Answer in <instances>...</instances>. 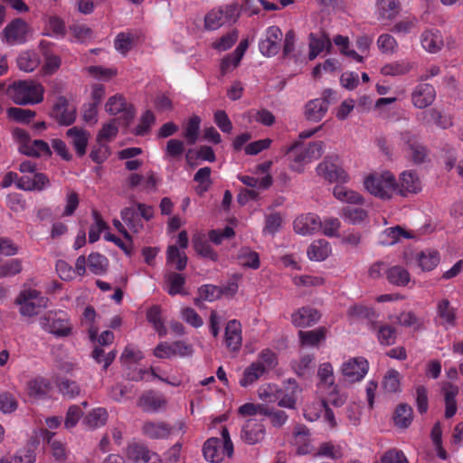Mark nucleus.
Instances as JSON below:
<instances>
[{
  "mask_svg": "<svg viewBox=\"0 0 463 463\" xmlns=\"http://www.w3.org/2000/svg\"><path fill=\"white\" fill-rule=\"evenodd\" d=\"M333 43L338 47L339 52L358 62L364 61V56L350 48V40L347 36L337 34L333 38Z\"/></svg>",
  "mask_w": 463,
  "mask_h": 463,
  "instance_id": "nucleus-48",
  "label": "nucleus"
},
{
  "mask_svg": "<svg viewBox=\"0 0 463 463\" xmlns=\"http://www.w3.org/2000/svg\"><path fill=\"white\" fill-rule=\"evenodd\" d=\"M438 317L445 327H452L456 325V311L447 299H442L437 307Z\"/></svg>",
  "mask_w": 463,
  "mask_h": 463,
  "instance_id": "nucleus-41",
  "label": "nucleus"
},
{
  "mask_svg": "<svg viewBox=\"0 0 463 463\" xmlns=\"http://www.w3.org/2000/svg\"><path fill=\"white\" fill-rule=\"evenodd\" d=\"M146 318L149 323L152 324L154 329L159 335V336L164 337L167 334L166 327L164 325L163 320L161 319V308L158 306H153L150 307L146 313Z\"/></svg>",
  "mask_w": 463,
  "mask_h": 463,
  "instance_id": "nucleus-54",
  "label": "nucleus"
},
{
  "mask_svg": "<svg viewBox=\"0 0 463 463\" xmlns=\"http://www.w3.org/2000/svg\"><path fill=\"white\" fill-rule=\"evenodd\" d=\"M128 458L133 463H161L159 456L140 444H130L126 449Z\"/></svg>",
  "mask_w": 463,
  "mask_h": 463,
  "instance_id": "nucleus-16",
  "label": "nucleus"
},
{
  "mask_svg": "<svg viewBox=\"0 0 463 463\" xmlns=\"http://www.w3.org/2000/svg\"><path fill=\"white\" fill-rule=\"evenodd\" d=\"M224 344L230 352L237 353L241 347L242 344V332L241 325L236 320H230L224 331Z\"/></svg>",
  "mask_w": 463,
  "mask_h": 463,
  "instance_id": "nucleus-15",
  "label": "nucleus"
},
{
  "mask_svg": "<svg viewBox=\"0 0 463 463\" xmlns=\"http://www.w3.org/2000/svg\"><path fill=\"white\" fill-rule=\"evenodd\" d=\"M105 111L110 116H118V125L128 126L135 118V109L121 94H115L105 103Z\"/></svg>",
  "mask_w": 463,
  "mask_h": 463,
  "instance_id": "nucleus-8",
  "label": "nucleus"
},
{
  "mask_svg": "<svg viewBox=\"0 0 463 463\" xmlns=\"http://www.w3.org/2000/svg\"><path fill=\"white\" fill-rule=\"evenodd\" d=\"M331 251L332 249L330 243L324 239H319L314 241L308 246L307 254L310 260L322 261L331 254Z\"/></svg>",
  "mask_w": 463,
  "mask_h": 463,
  "instance_id": "nucleus-34",
  "label": "nucleus"
},
{
  "mask_svg": "<svg viewBox=\"0 0 463 463\" xmlns=\"http://www.w3.org/2000/svg\"><path fill=\"white\" fill-rule=\"evenodd\" d=\"M15 302L22 316L33 317L47 307L48 300L36 289L26 288L21 291Z\"/></svg>",
  "mask_w": 463,
  "mask_h": 463,
  "instance_id": "nucleus-7",
  "label": "nucleus"
},
{
  "mask_svg": "<svg viewBox=\"0 0 463 463\" xmlns=\"http://www.w3.org/2000/svg\"><path fill=\"white\" fill-rule=\"evenodd\" d=\"M44 87L34 80H19L9 85L7 94L17 105H35L43 100Z\"/></svg>",
  "mask_w": 463,
  "mask_h": 463,
  "instance_id": "nucleus-3",
  "label": "nucleus"
},
{
  "mask_svg": "<svg viewBox=\"0 0 463 463\" xmlns=\"http://www.w3.org/2000/svg\"><path fill=\"white\" fill-rule=\"evenodd\" d=\"M341 217L350 224L358 225L367 219L368 213L363 208L346 206L342 209Z\"/></svg>",
  "mask_w": 463,
  "mask_h": 463,
  "instance_id": "nucleus-46",
  "label": "nucleus"
},
{
  "mask_svg": "<svg viewBox=\"0 0 463 463\" xmlns=\"http://www.w3.org/2000/svg\"><path fill=\"white\" fill-rule=\"evenodd\" d=\"M401 5L398 0H377L375 4V15L382 23L392 21L400 13Z\"/></svg>",
  "mask_w": 463,
  "mask_h": 463,
  "instance_id": "nucleus-19",
  "label": "nucleus"
},
{
  "mask_svg": "<svg viewBox=\"0 0 463 463\" xmlns=\"http://www.w3.org/2000/svg\"><path fill=\"white\" fill-rule=\"evenodd\" d=\"M317 383L318 392H325L326 389L335 390L336 385L335 383V374L333 365L328 363H322L317 368Z\"/></svg>",
  "mask_w": 463,
  "mask_h": 463,
  "instance_id": "nucleus-24",
  "label": "nucleus"
},
{
  "mask_svg": "<svg viewBox=\"0 0 463 463\" xmlns=\"http://www.w3.org/2000/svg\"><path fill=\"white\" fill-rule=\"evenodd\" d=\"M248 40H243L236 47L234 52L226 57H224L221 63V71L222 74H226L234 70L242 59L246 50L248 49Z\"/></svg>",
  "mask_w": 463,
  "mask_h": 463,
  "instance_id": "nucleus-31",
  "label": "nucleus"
},
{
  "mask_svg": "<svg viewBox=\"0 0 463 463\" xmlns=\"http://www.w3.org/2000/svg\"><path fill=\"white\" fill-rule=\"evenodd\" d=\"M167 263L175 266L176 269L182 270L186 267L187 258L182 249H178L176 246H169L166 252Z\"/></svg>",
  "mask_w": 463,
  "mask_h": 463,
  "instance_id": "nucleus-50",
  "label": "nucleus"
},
{
  "mask_svg": "<svg viewBox=\"0 0 463 463\" xmlns=\"http://www.w3.org/2000/svg\"><path fill=\"white\" fill-rule=\"evenodd\" d=\"M137 404L146 412H157L165 407L166 400L162 394L151 391L144 393Z\"/></svg>",
  "mask_w": 463,
  "mask_h": 463,
  "instance_id": "nucleus-27",
  "label": "nucleus"
},
{
  "mask_svg": "<svg viewBox=\"0 0 463 463\" xmlns=\"http://www.w3.org/2000/svg\"><path fill=\"white\" fill-rule=\"evenodd\" d=\"M383 388L388 392H397L401 387V374L395 369H389L383 378Z\"/></svg>",
  "mask_w": 463,
  "mask_h": 463,
  "instance_id": "nucleus-58",
  "label": "nucleus"
},
{
  "mask_svg": "<svg viewBox=\"0 0 463 463\" xmlns=\"http://www.w3.org/2000/svg\"><path fill=\"white\" fill-rule=\"evenodd\" d=\"M325 144L322 141L310 142L307 146H300L296 142L287 150L288 156V167L291 171L303 173L307 165L317 160L324 153Z\"/></svg>",
  "mask_w": 463,
  "mask_h": 463,
  "instance_id": "nucleus-1",
  "label": "nucleus"
},
{
  "mask_svg": "<svg viewBox=\"0 0 463 463\" xmlns=\"http://www.w3.org/2000/svg\"><path fill=\"white\" fill-rule=\"evenodd\" d=\"M52 116L61 125L69 126L75 121L76 109L65 98L60 97L53 106Z\"/></svg>",
  "mask_w": 463,
  "mask_h": 463,
  "instance_id": "nucleus-18",
  "label": "nucleus"
},
{
  "mask_svg": "<svg viewBox=\"0 0 463 463\" xmlns=\"http://www.w3.org/2000/svg\"><path fill=\"white\" fill-rule=\"evenodd\" d=\"M91 214L94 222L90 227L89 241L90 243H93L99 241L101 232L108 230L109 226L106 223V222H104V220L101 217V214L97 210H92Z\"/></svg>",
  "mask_w": 463,
  "mask_h": 463,
  "instance_id": "nucleus-47",
  "label": "nucleus"
},
{
  "mask_svg": "<svg viewBox=\"0 0 463 463\" xmlns=\"http://www.w3.org/2000/svg\"><path fill=\"white\" fill-rule=\"evenodd\" d=\"M388 281L397 287H405L411 281L409 271L401 266L391 267L386 273Z\"/></svg>",
  "mask_w": 463,
  "mask_h": 463,
  "instance_id": "nucleus-42",
  "label": "nucleus"
},
{
  "mask_svg": "<svg viewBox=\"0 0 463 463\" xmlns=\"http://www.w3.org/2000/svg\"><path fill=\"white\" fill-rule=\"evenodd\" d=\"M333 194L343 203L358 205L364 203V198L361 194L342 185H335L333 189Z\"/></svg>",
  "mask_w": 463,
  "mask_h": 463,
  "instance_id": "nucleus-37",
  "label": "nucleus"
},
{
  "mask_svg": "<svg viewBox=\"0 0 463 463\" xmlns=\"http://www.w3.org/2000/svg\"><path fill=\"white\" fill-rule=\"evenodd\" d=\"M67 137L71 139L77 155L82 156L86 154L90 134L83 128L73 127L67 130Z\"/></svg>",
  "mask_w": 463,
  "mask_h": 463,
  "instance_id": "nucleus-30",
  "label": "nucleus"
},
{
  "mask_svg": "<svg viewBox=\"0 0 463 463\" xmlns=\"http://www.w3.org/2000/svg\"><path fill=\"white\" fill-rule=\"evenodd\" d=\"M265 428L256 420H249L241 430V439L248 444H256L263 439Z\"/></svg>",
  "mask_w": 463,
  "mask_h": 463,
  "instance_id": "nucleus-26",
  "label": "nucleus"
},
{
  "mask_svg": "<svg viewBox=\"0 0 463 463\" xmlns=\"http://www.w3.org/2000/svg\"><path fill=\"white\" fill-rule=\"evenodd\" d=\"M40 64V59L34 52H24L17 58V66L25 72L33 71Z\"/></svg>",
  "mask_w": 463,
  "mask_h": 463,
  "instance_id": "nucleus-49",
  "label": "nucleus"
},
{
  "mask_svg": "<svg viewBox=\"0 0 463 463\" xmlns=\"http://www.w3.org/2000/svg\"><path fill=\"white\" fill-rule=\"evenodd\" d=\"M412 69L413 62L402 59L384 64L381 68L380 72L383 76L397 77L408 74Z\"/></svg>",
  "mask_w": 463,
  "mask_h": 463,
  "instance_id": "nucleus-32",
  "label": "nucleus"
},
{
  "mask_svg": "<svg viewBox=\"0 0 463 463\" xmlns=\"http://www.w3.org/2000/svg\"><path fill=\"white\" fill-rule=\"evenodd\" d=\"M422 189V183L418 175L413 171H403L397 183V194L406 196L417 194Z\"/></svg>",
  "mask_w": 463,
  "mask_h": 463,
  "instance_id": "nucleus-14",
  "label": "nucleus"
},
{
  "mask_svg": "<svg viewBox=\"0 0 463 463\" xmlns=\"http://www.w3.org/2000/svg\"><path fill=\"white\" fill-rule=\"evenodd\" d=\"M293 444L297 447V452L299 455H307L312 452V447L309 442V432L306 427H296Z\"/></svg>",
  "mask_w": 463,
  "mask_h": 463,
  "instance_id": "nucleus-36",
  "label": "nucleus"
},
{
  "mask_svg": "<svg viewBox=\"0 0 463 463\" xmlns=\"http://www.w3.org/2000/svg\"><path fill=\"white\" fill-rule=\"evenodd\" d=\"M319 312L310 307H303L294 311L291 315V322L298 327H308L320 319Z\"/></svg>",
  "mask_w": 463,
  "mask_h": 463,
  "instance_id": "nucleus-23",
  "label": "nucleus"
},
{
  "mask_svg": "<svg viewBox=\"0 0 463 463\" xmlns=\"http://www.w3.org/2000/svg\"><path fill=\"white\" fill-rule=\"evenodd\" d=\"M328 109V101L326 99H315L307 102L305 109L306 118L314 122L320 121Z\"/></svg>",
  "mask_w": 463,
  "mask_h": 463,
  "instance_id": "nucleus-33",
  "label": "nucleus"
},
{
  "mask_svg": "<svg viewBox=\"0 0 463 463\" xmlns=\"http://www.w3.org/2000/svg\"><path fill=\"white\" fill-rule=\"evenodd\" d=\"M118 121L117 119H112L104 124L97 136L98 142H108L116 137L118 132Z\"/></svg>",
  "mask_w": 463,
  "mask_h": 463,
  "instance_id": "nucleus-63",
  "label": "nucleus"
},
{
  "mask_svg": "<svg viewBox=\"0 0 463 463\" xmlns=\"http://www.w3.org/2000/svg\"><path fill=\"white\" fill-rule=\"evenodd\" d=\"M194 180L198 184L195 190L199 194L205 193L211 186V168L208 166L200 168L194 175Z\"/></svg>",
  "mask_w": 463,
  "mask_h": 463,
  "instance_id": "nucleus-59",
  "label": "nucleus"
},
{
  "mask_svg": "<svg viewBox=\"0 0 463 463\" xmlns=\"http://www.w3.org/2000/svg\"><path fill=\"white\" fill-rule=\"evenodd\" d=\"M309 53L308 58L310 61L316 59L322 52H330L332 48V42L328 36L323 34L316 36L311 33L309 35Z\"/></svg>",
  "mask_w": 463,
  "mask_h": 463,
  "instance_id": "nucleus-35",
  "label": "nucleus"
},
{
  "mask_svg": "<svg viewBox=\"0 0 463 463\" xmlns=\"http://www.w3.org/2000/svg\"><path fill=\"white\" fill-rule=\"evenodd\" d=\"M108 266L109 260L105 256L98 252H93L89 255L88 267L92 273L101 275L106 272Z\"/></svg>",
  "mask_w": 463,
  "mask_h": 463,
  "instance_id": "nucleus-57",
  "label": "nucleus"
},
{
  "mask_svg": "<svg viewBox=\"0 0 463 463\" xmlns=\"http://www.w3.org/2000/svg\"><path fill=\"white\" fill-rule=\"evenodd\" d=\"M337 157H326L317 166V174L330 183H347L349 176L345 170L337 164Z\"/></svg>",
  "mask_w": 463,
  "mask_h": 463,
  "instance_id": "nucleus-10",
  "label": "nucleus"
},
{
  "mask_svg": "<svg viewBox=\"0 0 463 463\" xmlns=\"http://www.w3.org/2000/svg\"><path fill=\"white\" fill-rule=\"evenodd\" d=\"M28 24L21 18L13 20L4 30V35L8 43H23L26 40Z\"/></svg>",
  "mask_w": 463,
  "mask_h": 463,
  "instance_id": "nucleus-17",
  "label": "nucleus"
},
{
  "mask_svg": "<svg viewBox=\"0 0 463 463\" xmlns=\"http://www.w3.org/2000/svg\"><path fill=\"white\" fill-rule=\"evenodd\" d=\"M443 392L445 396V417L451 418L457 412L456 396L458 393V388L451 383H447L443 386Z\"/></svg>",
  "mask_w": 463,
  "mask_h": 463,
  "instance_id": "nucleus-45",
  "label": "nucleus"
},
{
  "mask_svg": "<svg viewBox=\"0 0 463 463\" xmlns=\"http://www.w3.org/2000/svg\"><path fill=\"white\" fill-rule=\"evenodd\" d=\"M185 279L183 275L170 272L165 275V290L171 296L177 294L184 295V285Z\"/></svg>",
  "mask_w": 463,
  "mask_h": 463,
  "instance_id": "nucleus-43",
  "label": "nucleus"
},
{
  "mask_svg": "<svg viewBox=\"0 0 463 463\" xmlns=\"http://www.w3.org/2000/svg\"><path fill=\"white\" fill-rule=\"evenodd\" d=\"M393 420L397 427L407 428L412 420V409L406 404H401L395 411Z\"/></svg>",
  "mask_w": 463,
  "mask_h": 463,
  "instance_id": "nucleus-60",
  "label": "nucleus"
},
{
  "mask_svg": "<svg viewBox=\"0 0 463 463\" xmlns=\"http://www.w3.org/2000/svg\"><path fill=\"white\" fill-rule=\"evenodd\" d=\"M325 335L326 329L319 327L311 331H300L299 338L302 345L314 346L324 340Z\"/></svg>",
  "mask_w": 463,
  "mask_h": 463,
  "instance_id": "nucleus-61",
  "label": "nucleus"
},
{
  "mask_svg": "<svg viewBox=\"0 0 463 463\" xmlns=\"http://www.w3.org/2000/svg\"><path fill=\"white\" fill-rule=\"evenodd\" d=\"M264 367L260 364L253 362L247 366L240 379V385L248 387L255 383L265 373Z\"/></svg>",
  "mask_w": 463,
  "mask_h": 463,
  "instance_id": "nucleus-38",
  "label": "nucleus"
},
{
  "mask_svg": "<svg viewBox=\"0 0 463 463\" xmlns=\"http://www.w3.org/2000/svg\"><path fill=\"white\" fill-rule=\"evenodd\" d=\"M282 36V32L278 26L268 27L260 41V52L267 57L276 55L280 49Z\"/></svg>",
  "mask_w": 463,
  "mask_h": 463,
  "instance_id": "nucleus-12",
  "label": "nucleus"
},
{
  "mask_svg": "<svg viewBox=\"0 0 463 463\" xmlns=\"http://www.w3.org/2000/svg\"><path fill=\"white\" fill-rule=\"evenodd\" d=\"M51 389L48 380L43 377H36L27 383L26 392L33 399H42L47 395Z\"/></svg>",
  "mask_w": 463,
  "mask_h": 463,
  "instance_id": "nucleus-39",
  "label": "nucleus"
},
{
  "mask_svg": "<svg viewBox=\"0 0 463 463\" xmlns=\"http://www.w3.org/2000/svg\"><path fill=\"white\" fill-rule=\"evenodd\" d=\"M240 16L235 5H226L209 11L204 17V26L208 30H216L228 23H234Z\"/></svg>",
  "mask_w": 463,
  "mask_h": 463,
  "instance_id": "nucleus-9",
  "label": "nucleus"
},
{
  "mask_svg": "<svg viewBox=\"0 0 463 463\" xmlns=\"http://www.w3.org/2000/svg\"><path fill=\"white\" fill-rule=\"evenodd\" d=\"M10 119L20 123H28L35 117V112L28 109L10 108L6 111Z\"/></svg>",
  "mask_w": 463,
  "mask_h": 463,
  "instance_id": "nucleus-64",
  "label": "nucleus"
},
{
  "mask_svg": "<svg viewBox=\"0 0 463 463\" xmlns=\"http://www.w3.org/2000/svg\"><path fill=\"white\" fill-rule=\"evenodd\" d=\"M416 260L423 271H430L439 264V253L436 250L427 249L417 254Z\"/></svg>",
  "mask_w": 463,
  "mask_h": 463,
  "instance_id": "nucleus-40",
  "label": "nucleus"
},
{
  "mask_svg": "<svg viewBox=\"0 0 463 463\" xmlns=\"http://www.w3.org/2000/svg\"><path fill=\"white\" fill-rule=\"evenodd\" d=\"M401 238H411V235L402 227L395 226L384 230L381 234V242L385 245H392L398 242Z\"/></svg>",
  "mask_w": 463,
  "mask_h": 463,
  "instance_id": "nucleus-53",
  "label": "nucleus"
},
{
  "mask_svg": "<svg viewBox=\"0 0 463 463\" xmlns=\"http://www.w3.org/2000/svg\"><path fill=\"white\" fill-rule=\"evenodd\" d=\"M369 369L367 360L363 357H354L341 365V373L345 381L355 383L363 380Z\"/></svg>",
  "mask_w": 463,
  "mask_h": 463,
  "instance_id": "nucleus-11",
  "label": "nucleus"
},
{
  "mask_svg": "<svg viewBox=\"0 0 463 463\" xmlns=\"http://www.w3.org/2000/svg\"><path fill=\"white\" fill-rule=\"evenodd\" d=\"M436 97L434 88L428 83L419 84L411 93V102L419 109H425L432 104Z\"/></svg>",
  "mask_w": 463,
  "mask_h": 463,
  "instance_id": "nucleus-20",
  "label": "nucleus"
},
{
  "mask_svg": "<svg viewBox=\"0 0 463 463\" xmlns=\"http://www.w3.org/2000/svg\"><path fill=\"white\" fill-rule=\"evenodd\" d=\"M280 390L282 392H279L278 405L287 409H295L298 396L301 392L297 382L295 380H288Z\"/></svg>",
  "mask_w": 463,
  "mask_h": 463,
  "instance_id": "nucleus-22",
  "label": "nucleus"
},
{
  "mask_svg": "<svg viewBox=\"0 0 463 463\" xmlns=\"http://www.w3.org/2000/svg\"><path fill=\"white\" fill-rule=\"evenodd\" d=\"M12 137L18 146L20 153L32 157H48L52 155L47 142L41 139H32L29 133L20 128H14Z\"/></svg>",
  "mask_w": 463,
  "mask_h": 463,
  "instance_id": "nucleus-4",
  "label": "nucleus"
},
{
  "mask_svg": "<svg viewBox=\"0 0 463 463\" xmlns=\"http://www.w3.org/2000/svg\"><path fill=\"white\" fill-rule=\"evenodd\" d=\"M121 218L133 232H139L143 229V223L138 213L133 207H126L121 211Z\"/></svg>",
  "mask_w": 463,
  "mask_h": 463,
  "instance_id": "nucleus-51",
  "label": "nucleus"
},
{
  "mask_svg": "<svg viewBox=\"0 0 463 463\" xmlns=\"http://www.w3.org/2000/svg\"><path fill=\"white\" fill-rule=\"evenodd\" d=\"M364 188L374 197L388 200L397 193V181L389 171L373 172L366 175L363 181Z\"/></svg>",
  "mask_w": 463,
  "mask_h": 463,
  "instance_id": "nucleus-2",
  "label": "nucleus"
},
{
  "mask_svg": "<svg viewBox=\"0 0 463 463\" xmlns=\"http://www.w3.org/2000/svg\"><path fill=\"white\" fill-rule=\"evenodd\" d=\"M49 186V179L42 173L24 175L17 180V187L24 191L43 190Z\"/></svg>",
  "mask_w": 463,
  "mask_h": 463,
  "instance_id": "nucleus-28",
  "label": "nucleus"
},
{
  "mask_svg": "<svg viewBox=\"0 0 463 463\" xmlns=\"http://www.w3.org/2000/svg\"><path fill=\"white\" fill-rule=\"evenodd\" d=\"M41 327L58 337L68 336L71 333V325L69 317L62 311H50L40 317Z\"/></svg>",
  "mask_w": 463,
  "mask_h": 463,
  "instance_id": "nucleus-6",
  "label": "nucleus"
},
{
  "mask_svg": "<svg viewBox=\"0 0 463 463\" xmlns=\"http://www.w3.org/2000/svg\"><path fill=\"white\" fill-rule=\"evenodd\" d=\"M238 260L244 267L254 269H257L260 267L259 254L249 248H242L240 250Z\"/></svg>",
  "mask_w": 463,
  "mask_h": 463,
  "instance_id": "nucleus-62",
  "label": "nucleus"
},
{
  "mask_svg": "<svg viewBox=\"0 0 463 463\" xmlns=\"http://www.w3.org/2000/svg\"><path fill=\"white\" fill-rule=\"evenodd\" d=\"M376 44L379 51L383 54H394L399 49L398 42L390 33L380 34L377 38Z\"/></svg>",
  "mask_w": 463,
  "mask_h": 463,
  "instance_id": "nucleus-52",
  "label": "nucleus"
},
{
  "mask_svg": "<svg viewBox=\"0 0 463 463\" xmlns=\"http://www.w3.org/2000/svg\"><path fill=\"white\" fill-rule=\"evenodd\" d=\"M280 388L274 383H265L259 387L258 397L264 402L272 403L279 398Z\"/></svg>",
  "mask_w": 463,
  "mask_h": 463,
  "instance_id": "nucleus-55",
  "label": "nucleus"
},
{
  "mask_svg": "<svg viewBox=\"0 0 463 463\" xmlns=\"http://www.w3.org/2000/svg\"><path fill=\"white\" fill-rule=\"evenodd\" d=\"M142 433L149 439H167L173 429L163 421H146L142 426Z\"/></svg>",
  "mask_w": 463,
  "mask_h": 463,
  "instance_id": "nucleus-29",
  "label": "nucleus"
},
{
  "mask_svg": "<svg viewBox=\"0 0 463 463\" xmlns=\"http://www.w3.org/2000/svg\"><path fill=\"white\" fill-rule=\"evenodd\" d=\"M420 43L426 52L436 53L439 52L444 45L443 36L437 29H428L421 33Z\"/></svg>",
  "mask_w": 463,
  "mask_h": 463,
  "instance_id": "nucleus-25",
  "label": "nucleus"
},
{
  "mask_svg": "<svg viewBox=\"0 0 463 463\" xmlns=\"http://www.w3.org/2000/svg\"><path fill=\"white\" fill-rule=\"evenodd\" d=\"M107 420L108 411L104 408L93 409L84 419V422L92 429L104 426Z\"/></svg>",
  "mask_w": 463,
  "mask_h": 463,
  "instance_id": "nucleus-56",
  "label": "nucleus"
},
{
  "mask_svg": "<svg viewBox=\"0 0 463 463\" xmlns=\"http://www.w3.org/2000/svg\"><path fill=\"white\" fill-rule=\"evenodd\" d=\"M203 456L207 461L220 463L233 454V445L226 428L222 430V439L211 438L203 445Z\"/></svg>",
  "mask_w": 463,
  "mask_h": 463,
  "instance_id": "nucleus-5",
  "label": "nucleus"
},
{
  "mask_svg": "<svg viewBox=\"0 0 463 463\" xmlns=\"http://www.w3.org/2000/svg\"><path fill=\"white\" fill-rule=\"evenodd\" d=\"M137 33L132 31L119 33L115 40L114 46L117 52L126 55L133 47Z\"/></svg>",
  "mask_w": 463,
  "mask_h": 463,
  "instance_id": "nucleus-44",
  "label": "nucleus"
},
{
  "mask_svg": "<svg viewBox=\"0 0 463 463\" xmlns=\"http://www.w3.org/2000/svg\"><path fill=\"white\" fill-rule=\"evenodd\" d=\"M133 380H154L158 379L159 381L165 383L171 386H180L182 384V379L175 375H167L165 372L157 367H151L149 370L138 371V375L132 378Z\"/></svg>",
  "mask_w": 463,
  "mask_h": 463,
  "instance_id": "nucleus-21",
  "label": "nucleus"
},
{
  "mask_svg": "<svg viewBox=\"0 0 463 463\" xmlns=\"http://www.w3.org/2000/svg\"><path fill=\"white\" fill-rule=\"evenodd\" d=\"M322 221L319 216L314 213H306L298 215L293 222V228L296 233L302 236H309L320 230Z\"/></svg>",
  "mask_w": 463,
  "mask_h": 463,
  "instance_id": "nucleus-13",
  "label": "nucleus"
}]
</instances>
